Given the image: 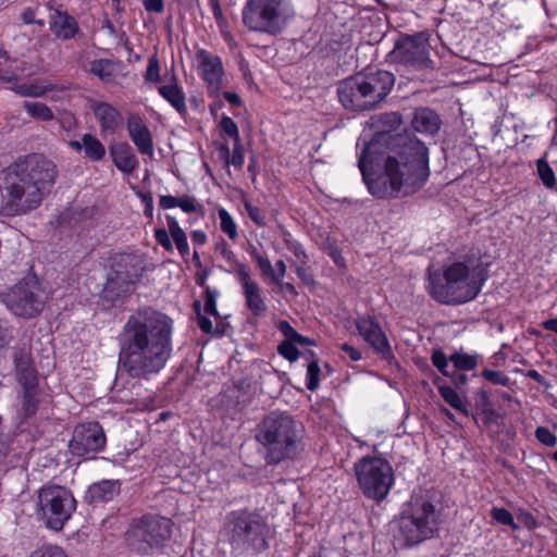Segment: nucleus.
<instances>
[{
	"mask_svg": "<svg viewBox=\"0 0 557 557\" xmlns=\"http://www.w3.org/2000/svg\"><path fill=\"white\" fill-rule=\"evenodd\" d=\"M358 168L369 193L377 199L417 193L430 176L429 149L410 133H377L364 145Z\"/></svg>",
	"mask_w": 557,
	"mask_h": 557,
	"instance_id": "1",
	"label": "nucleus"
},
{
	"mask_svg": "<svg viewBox=\"0 0 557 557\" xmlns=\"http://www.w3.org/2000/svg\"><path fill=\"white\" fill-rule=\"evenodd\" d=\"M173 320L145 307L133 312L119 336L121 371L136 380H150L166 366L172 355Z\"/></svg>",
	"mask_w": 557,
	"mask_h": 557,
	"instance_id": "2",
	"label": "nucleus"
},
{
	"mask_svg": "<svg viewBox=\"0 0 557 557\" xmlns=\"http://www.w3.org/2000/svg\"><path fill=\"white\" fill-rule=\"evenodd\" d=\"M58 170L42 154H28L9 166L5 175V201L8 215H21L37 209L50 193Z\"/></svg>",
	"mask_w": 557,
	"mask_h": 557,
	"instance_id": "3",
	"label": "nucleus"
},
{
	"mask_svg": "<svg viewBox=\"0 0 557 557\" xmlns=\"http://www.w3.org/2000/svg\"><path fill=\"white\" fill-rule=\"evenodd\" d=\"M487 278L479 257L466 256L440 271H428L426 289L436 301L445 305H461L473 300Z\"/></svg>",
	"mask_w": 557,
	"mask_h": 557,
	"instance_id": "4",
	"label": "nucleus"
},
{
	"mask_svg": "<svg viewBox=\"0 0 557 557\" xmlns=\"http://www.w3.org/2000/svg\"><path fill=\"white\" fill-rule=\"evenodd\" d=\"M256 441L264 448L268 465L297 458L304 450V426L292 416L271 412L258 424Z\"/></svg>",
	"mask_w": 557,
	"mask_h": 557,
	"instance_id": "5",
	"label": "nucleus"
},
{
	"mask_svg": "<svg viewBox=\"0 0 557 557\" xmlns=\"http://www.w3.org/2000/svg\"><path fill=\"white\" fill-rule=\"evenodd\" d=\"M223 535L233 556H255L269 548L271 528L258 511L237 509L225 516Z\"/></svg>",
	"mask_w": 557,
	"mask_h": 557,
	"instance_id": "6",
	"label": "nucleus"
},
{
	"mask_svg": "<svg viewBox=\"0 0 557 557\" xmlns=\"http://www.w3.org/2000/svg\"><path fill=\"white\" fill-rule=\"evenodd\" d=\"M394 83V74L388 71L358 73L338 84V99L348 110H373L387 97Z\"/></svg>",
	"mask_w": 557,
	"mask_h": 557,
	"instance_id": "7",
	"label": "nucleus"
},
{
	"mask_svg": "<svg viewBox=\"0 0 557 557\" xmlns=\"http://www.w3.org/2000/svg\"><path fill=\"white\" fill-rule=\"evenodd\" d=\"M441 509L428 498L413 497L397 520L394 546L409 548L432 539L440 529Z\"/></svg>",
	"mask_w": 557,
	"mask_h": 557,
	"instance_id": "8",
	"label": "nucleus"
},
{
	"mask_svg": "<svg viewBox=\"0 0 557 557\" xmlns=\"http://www.w3.org/2000/svg\"><path fill=\"white\" fill-rule=\"evenodd\" d=\"M294 16L289 0H246L243 24L252 32L277 35Z\"/></svg>",
	"mask_w": 557,
	"mask_h": 557,
	"instance_id": "9",
	"label": "nucleus"
},
{
	"mask_svg": "<svg viewBox=\"0 0 557 557\" xmlns=\"http://www.w3.org/2000/svg\"><path fill=\"white\" fill-rule=\"evenodd\" d=\"M37 498V518L54 531L62 530L76 509L72 492L60 485L42 486Z\"/></svg>",
	"mask_w": 557,
	"mask_h": 557,
	"instance_id": "10",
	"label": "nucleus"
},
{
	"mask_svg": "<svg viewBox=\"0 0 557 557\" xmlns=\"http://www.w3.org/2000/svg\"><path fill=\"white\" fill-rule=\"evenodd\" d=\"M429 48L428 39L422 34L401 36L387 54V61L394 64L398 72L412 78L416 72L433 69Z\"/></svg>",
	"mask_w": 557,
	"mask_h": 557,
	"instance_id": "11",
	"label": "nucleus"
},
{
	"mask_svg": "<svg viewBox=\"0 0 557 557\" xmlns=\"http://www.w3.org/2000/svg\"><path fill=\"white\" fill-rule=\"evenodd\" d=\"M358 484L366 497L383 500L394 484L392 465L381 457H363L355 463Z\"/></svg>",
	"mask_w": 557,
	"mask_h": 557,
	"instance_id": "12",
	"label": "nucleus"
},
{
	"mask_svg": "<svg viewBox=\"0 0 557 557\" xmlns=\"http://www.w3.org/2000/svg\"><path fill=\"white\" fill-rule=\"evenodd\" d=\"M171 519L157 513H145L132 519L126 532L131 545L146 552L148 548L160 547L172 535Z\"/></svg>",
	"mask_w": 557,
	"mask_h": 557,
	"instance_id": "13",
	"label": "nucleus"
},
{
	"mask_svg": "<svg viewBox=\"0 0 557 557\" xmlns=\"http://www.w3.org/2000/svg\"><path fill=\"white\" fill-rule=\"evenodd\" d=\"M5 306L17 317L32 319L45 307V298L34 277H26L3 294Z\"/></svg>",
	"mask_w": 557,
	"mask_h": 557,
	"instance_id": "14",
	"label": "nucleus"
},
{
	"mask_svg": "<svg viewBox=\"0 0 557 557\" xmlns=\"http://www.w3.org/2000/svg\"><path fill=\"white\" fill-rule=\"evenodd\" d=\"M138 276V270L133 263V259L129 256L121 257L108 274L102 289L103 298L113 302L133 292Z\"/></svg>",
	"mask_w": 557,
	"mask_h": 557,
	"instance_id": "15",
	"label": "nucleus"
},
{
	"mask_svg": "<svg viewBox=\"0 0 557 557\" xmlns=\"http://www.w3.org/2000/svg\"><path fill=\"white\" fill-rule=\"evenodd\" d=\"M106 435L99 422H84L74 428L69 447L73 455L84 457L101 451L106 446Z\"/></svg>",
	"mask_w": 557,
	"mask_h": 557,
	"instance_id": "16",
	"label": "nucleus"
},
{
	"mask_svg": "<svg viewBox=\"0 0 557 557\" xmlns=\"http://www.w3.org/2000/svg\"><path fill=\"white\" fill-rule=\"evenodd\" d=\"M356 327L363 339L384 360L392 362L395 359L389 342L380 324L370 315L359 317Z\"/></svg>",
	"mask_w": 557,
	"mask_h": 557,
	"instance_id": "17",
	"label": "nucleus"
},
{
	"mask_svg": "<svg viewBox=\"0 0 557 557\" xmlns=\"http://www.w3.org/2000/svg\"><path fill=\"white\" fill-rule=\"evenodd\" d=\"M198 70L201 78L207 83L210 95L215 96L222 87L223 64L219 55L212 54L205 49L196 53Z\"/></svg>",
	"mask_w": 557,
	"mask_h": 557,
	"instance_id": "18",
	"label": "nucleus"
},
{
	"mask_svg": "<svg viewBox=\"0 0 557 557\" xmlns=\"http://www.w3.org/2000/svg\"><path fill=\"white\" fill-rule=\"evenodd\" d=\"M237 278L242 286L246 307L255 317L264 315L268 307L261 295L259 284L251 278L250 269L247 265H238Z\"/></svg>",
	"mask_w": 557,
	"mask_h": 557,
	"instance_id": "19",
	"label": "nucleus"
},
{
	"mask_svg": "<svg viewBox=\"0 0 557 557\" xmlns=\"http://www.w3.org/2000/svg\"><path fill=\"white\" fill-rule=\"evenodd\" d=\"M129 138L138 151L150 158L153 157V139L150 129L138 114H129L126 121Z\"/></svg>",
	"mask_w": 557,
	"mask_h": 557,
	"instance_id": "20",
	"label": "nucleus"
},
{
	"mask_svg": "<svg viewBox=\"0 0 557 557\" xmlns=\"http://www.w3.org/2000/svg\"><path fill=\"white\" fill-rule=\"evenodd\" d=\"M92 113L99 123L101 134H113L123 124L121 112L108 102H94Z\"/></svg>",
	"mask_w": 557,
	"mask_h": 557,
	"instance_id": "21",
	"label": "nucleus"
},
{
	"mask_svg": "<svg viewBox=\"0 0 557 557\" xmlns=\"http://www.w3.org/2000/svg\"><path fill=\"white\" fill-rule=\"evenodd\" d=\"M22 393L16 408V419L20 423L26 422L34 417L39 407V387L38 382L21 384Z\"/></svg>",
	"mask_w": 557,
	"mask_h": 557,
	"instance_id": "22",
	"label": "nucleus"
},
{
	"mask_svg": "<svg viewBox=\"0 0 557 557\" xmlns=\"http://www.w3.org/2000/svg\"><path fill=\"white\" fill-rule=\"evenodd\" d=\"M13 362L16 372V379L20 384L38 382V376L33 367L30 351L26 348H15Z\"/></svg>",
	"mask_w": 557,
	"mask_h": 557,
	"instance_id": "23",
	"label": "nucleus"
},
{
	"mask_svg": "<svg viewBox=\"0 0 557 557\" xmlns=\"http://www.w3.org/2000/svg\"><path fill=\"white\" fill-rule=\"evenodd\" d=\"M120 491L121 483L119 480H102L88 487L85 499L90 504L107 503L119 495Z\"/></svg>",
	"mask_w": 557,
	"mask_h": 557,
	"instance_id": "24",
	"label": "nucleus"
},
{
	"mask_svg": "<svg viewBox=\"0 0 557 557\" xmlns=\"http://www.w3.org/2000/svg\"><path fill=\"white\" fill-rule=\"evenodd\" d=\"M114 165L123 173H132L139 165L132 147L127 143H119L110 147Z\"/></svg>",
	"mask_w": 557,
	"mask_h": 557,
	"instance_id": "25",
	"label": "nucleus"
},
{
	"mask_svg": "<svg viewBox=\"0 0 557 557\" xmlns=\"http://www.w3.org/2000/svg\"><path fill=\"white\" fill-rule=\"evenodd\" d=\"M411 125L416 132L432 135L440 129L441 119L430 108H418L413 113Z\"/></svg>",
	"mask_w": 557,
	"mask_h": 557,
	"instance_id": "26",
	"label": "nucleus"
},
{
	"mask_svg": "<svg viewBox=\"0 0 557 557\" xmlns=\"http://www.w3.org/2000/svg\"><path fill=\"white\" fill-rule=\"evenodd\" d=\"M50 29L58 38L67 40L76 35L78 25L66 12L55 11L51 16Z\"/></svg>",
	"mask_w": 557,
	"mask_h": 557,
	"instance_id": "27",
	"label": "nucleus"
},
{
	"mask_svg": "<svg viewBox=\"0 0 557 557\" xmlns=\"http://www.w3.org/2000/svg\"><path fill=\"white\" fill-rule=\"evenodd\" d=\"M158 91L180 114L183 115L187 112L186 97L177 83L162 85L158 88Z\"/></svg>",
	"mask_w": 557,
	"mask_h": 557,
	"instance_id": "28",
	"label": "nucleus"
},
{
	"mask_svg": "<svg viewBox=\"0 0 557 557\" xmlns=\"http://www.w3.org/2000/svg\"><path fill=\"white\" fill-rule=\"evenodd\" d=\"M438 381H441L440 377H437L434 383L438 384ZM438 393L442 396V398L454 409L460 411L465 416L469 414L468 410V401L467 399L459 395L451 386L442 384L437 385Z\"/></svg>",
	"mask_w": 557,
	"mask_h": 557,
	"instance_id": "29",
	"label": "nucleus"
},
{
	"mask_svg": "<svg viewBox=\"0 0 557 557\" xmlns=\"http://www.w3.org/2000/svg\"><path fill=\"white\" fill-rule=\"evenodd\" d=\"M166 223L169 227V233L173 238L178 252L183 257L187 256L189 253V246L185 232L180 226L177 220L172 215H166Z\"/></svg>",
	"mask_w": 557,
	"mask_h": 557,
	"instance_id": "30",
	"label": "nucleus"
},
{
	"mask_svg": "<svg viewBox=\"0 0 557 557\" xmlns=\"http://www.w3.org/2000/svg\"><path fill=\"white\" fill-rule=\"evenodd\" d=\"M82 146H84L85 157L91 161H100L106 156L103 144L95 135L84 134Z\"/></svg>",
	"mask_w": 557,
	"mask_h": 557,
	"instance_id": "31",
	"label": "nucleus"
},
{
	"mask_svg": "<svg viewBox=\"0 0 557 557\" xmlns=\"http://www.w3.org/2000/svg\"><path fill=\"white\" fill-rule=\"evenodd\" d=\"M478 360V354H467L463 351H456L449 357V361L453 363L454 368L460 371H471L475 369Z\"/></svg>",
	"mask_w": 557,
	"mask_h": 557,
	"instance_id": "32",
	"label": "nucleus"
},
{
	"mask_svg": "<svg viewBox=\"0 0 557 557\" xmlns=\"http://www.w3.org/2000/svg\"><path fill=\"white\" fill-rule=\"evenodd\" d=\"M23 108L35 120L49 122L54 119L52 110L46 103L25 101Z\"/></svg>",
	"mask_w": 557,
	"mask_h": 557,
	"instance_id": "33",
	"label": "nucleus"
},
{
	"mask_svg": "<svg viewBox=\"0 0 557 557\" xmlns=\"http://www.w3.org/2000/svg\"><path fill=\"white\" fill-rule=\"evenodd\" d=\"M277 330L284 335V337H290V341H295L296 345L311 346L315 345L314 339L309 338L299 334L287 321L281 320L277 323Z\"/></svg>",
	"mask_w": 557,
	"mask_h": 557,
	"instance_id": "34",
	"label": "nucleus"
},
{
	"mask_svg": "<svg viewBox=\"0 0 557 557\" xmlns=\"http://www.w3.org/2000/svg\"><path fill=\"white\" fill-rule=\"evenodd\" d=\"M90 72L106 83H109L113 79V67L109 60H94L90 63Z\"/></svg>",
	"mask_w": 557,
	"mask_h": 557,
	"instance_id": "35",
	"label": "nucleus"
},
{
	"mask_svg": "<svg viewBox=\"0 0 557 557\" xmlns=\"http://www.w3.org/2000/svg\"><path fill=\"white\" fill-rule=\"evenodd\" d=\"M536 171L540 180L546 188L552 189L556 186L557 181L555 172L544 158L536 161Z\"/></svg>",
	"mask_w": 557,
	"mask_h": 557,
	"instance_id": "36",
	"label": "nucleus"
},
{
	"mask_svg": "<svg viewBox=\"0 0 557 557\" xmlns=\"http://www.w3.org/2000/svg\"><path fill=\"white\" fill-rule=\"evenodd\" d=\"M220 219L221 231L228 236L230 239L235 240L238 236L237 224L235 223L232 215L224 208H220L218 211Z\"/></svg>",
	"mask_w": 557,
	"mask_h": 557,
	"instance_id": "37",
	"label": "nucleus"
},
{
	"mask_svg": "<svg viewBox=\"0 0 557 557\" xmlns=\"http://www.w3.org/2000/svg\"><path fill=\"white\" fill-rule=\"evenodd\" d=\"M310 356L313 358L307 368V380L306 386L309 391H315L320 384V366L318 360L314 358V352L309 351Z\"/></svg>",
	"mask_w": 557,
	"mask_h": 557,
	"instance_id": "38",
	"label": "nucleus"
},
{
	"mask_svg": "<svg viewBox=\"0 0 557 557\" xmlns=\"http://www.w3.org/2000/svg\"><path fill=\"white\" fill-rule=\"evenodd\" d=\"M225 152L226 162L233 164L235 168L240 169L244 164V146L242 141H234V149L230 159V148L227 145L222 146Z\"/></svg>",
	"mask_w": 557,
	"mask_h": 557,
	"instance_id": "39",
	"label": "nucleus"
},
{
	"mask_svg": "<svg viewBox=\"0 0 557 557\" xmlns=\"http://www.w3.org/2000/svg\"><path fill=\"white\" fill-rule=\"evenodd\" d=\"M278 354L290 362H295L299 358V350L296 347L295 341L290 337H285L277 347Z\"/></svg>",
	"mask_w": 557,
	"mask_h": 557,
	"instance_id": "40",
	"label": "nucleus"
},
{
	"mask_svg": "<svg viewBox=\"0 0 557 557\" xmlns=\"http://www.w3.org/2000/svg\"><path fill=\"white\" fill-rule=\"evenodd\" d=\"M185 213H203V206L193 196L183 195L178 197V205Z\"/></svg>",
	"mask_w": 557,
	"mask_h": 557,
	"instance_id": "41",
	"label": "nucleus"
},
{
	"mask_svg": "<svg viewBox=\"0 0 557 557\" xmlns=\"http://www.w3.org/2000/svg\"><path fill=\"white\" fill-rule=\"evenodd\" d=\"M215 249H216L218 252H220V255L223 257L224 260H226L231 265L234 267L236 275L238 276V265H245V264L237 260L236 255L230 248L227 243L224 239H221L216 244Z\"/></svg>",
	"mask_w": 557,
	"mask_h": 557,
	"instance_id": "42",
	"label": "nucleus"
},
{
	"mask_svg": "<svg viewBox=\"0 0 557 557\" xmlns=\"http://www.w3.org/2000/svg\"><path fill=\"white\" fill-rule=\"evenodd\" d=\"M161 66L157 55H152L147 65L146 73L144 75L146 83H160L161 82Z\"/></svg>",
	"mask_w": 557,
	"mask_h": 557,
	"instance_id": "43",
	"label": "nucleus"
},
{
	"mask_svg": "<svg viewBox=\"0 0 557 557\" xmlns=\"http://www.w3.org/2000/svg\"><path fill=\"white\" fill-rule=\"evenodd\" d=\"M491 517L498 523L512 528V530L518 529V524L515 522L512 515L506 508H492Z\"/></svg>",
	"mask_w": 557,
	"mask_h": 557,
	"instance_id": "44",
	"label": "nucleus"
},
{
	"mask_svg": "<svg viewBox=\"0 0 557 557\" xmlns=\"http://www.w3.org/2000/svg\"><path fill=\"white\" fill-rule=\"evenodd\" d=\"M219 297V292L216 289H212L210 286H206L205 290V312L209 315L219 317V312L216 310V299Z\"/></svg>",
	"mask_w": 557,
	"mask_h": 557,
	"instance_id": "45",
	"label": "nucleus"
},
{
	"mask_svg": "<svg viewBox=\"0 0 557 557\" xmlns=\"http://www.w3.org/2000/svg\"><path fill=\"white\" fill-rule=\"evenodd\" d=\"M244 207L248 216L256 225L260 227H264L267 225L263 211L259 207L252 205L250 201L247 200L244 201Z\"/></svg>",
	"mask_w": 557,
	"mask_h": 557,
	"instance_id": "46",
	"label": "nucleus"
},
{
	"mask_svg": "<svg viewBox=\"0 0 557 557\" xmlns=\"http://www.w3.org/2000/svg\"><path fill=\"white\" fill-rule=\"evenodd\" d=\"M63 88H58L55 85L48 84L41 85L38 83L27 84V91L25 92L27 97L39 98L44 97L48 91L52 90H62Z\"/></svg>",
	"mask_w": 557,
	"mask_h": 557,
	"instance_id": "47",
	"label": "nucleus"
},
{
	"mask_svg": "<svg viewBox=\"0 0 557 557\" xmlns=\"http://www.w3.org/2000/svg\"><path fill=\"white\" fill-rule=\"evenodd\" d=\"M220 127L224 134L231 137L234 141H239V131L237 124L232 117L224 115L220 121Z\"/></svg>",
	"mask_w": 557,
	"mask_h": 557,
	"instance_id": "48",
	"label": "nucleus"
},
{
	"mask_svg": "<svg viewBox=\"0 0 557 557\" xmlns=\"http://www.w3.org/2000/svg\"><path fill=\"white\" fill-rule=\"evenodd\" d=\"M481 375L491 383L502 386H507L510 382L507 375H505L502 371L497 370L484 369L481 372Z\"/></svg>",
	"mask_w": 557,
	"mask_h": 557,
	"instance_id": "49",
	"label": "nucleus"
},
{
	"mask_svg": "<svg viewBox=\"0 0 557 557\" xmlns=\"http://www.w3.org/2000/svg\"><path fill=\"white\" fill-rule=\"evenodd\" d=\"M253 258L257 261L259 269L264 275L269 276L272 282H278L276 272L274 271L271 261L267 257H263L261 255H255Z\"/></svg>",
	"mask_w": 557,
	"mask_h": 557,
	"instance_id": "50",
	"label": "nucleus"
},
{
	"mask_svg": "<svg viewBox=\"0 0 557 557\" xmlns=\"http://www.w3.org/2000/svg\"><path fill=\"white\" fill-rule=\"evenodd\" d=\"M432 363L435 368L445 376L449 374L450 371L447 370L448 361L446 355L441 349H435L432 354Z\"/></svg>",
	"mask_w": 557,
	"mask_h": 557,
	"instance_id": "51",
	"label": "nucleus"
},
{
	"mask_svg": "<svg viewBox=\"0 0 557 557\" xmlns=\"http://www.w3.org/2000/svg\"><path fill=\"white\" fill-rule=\"evenodd\" d=\"M537 441L548 447H554L557 444L556 435L545 426H539L535 431Z\"/></svg>",
	"mask_w": 557,
	"mask_h": 557,
	"instance_id": "52",
	"label": "nucleus"
},
{
	"mask_svg": "<svg viewBox=\"0 0 557 557\" xmlns=\"http://www.w3.org/2000/svg\"><path fill=\"white\" fill-rule=\"evenodd\" d=\"M154 238L166 251L173 250L170 233L165 228H157L154 231Z\"/></svg>",
	"mask_w": 557,
	"mask_h": 557,
	"instance_id": "53",
	"label": "nucleus"
},
{
	"mask_svg": "<svg viewBox=\"0 0 557 557\" xmlns=\"http://www.w3.org/2000/svg\"><path fill=\"white\" fill-rule=\"evenodd\" d=\"M60 127L66 132H72L76 127V119L71 113H63L59 119Z\"/></svg>",
	"mask_w": 557,
	"mask_h": 557,
	"instance_id": "54",
	"label": "nucleus"
},
{
	"mask_svg": "<svg viewBox=\"0 0 557 557\" xmlns=\"http://www.w3.org/2000/svg\"><path fill=\"white\" fill-rule=\"evenodd\" d=\"M36 10L33 8H26L23 10L21 14V18L25 24H38L42 26L45 24L44 20H36Z\"/></svg>",
	"mask_w": 557,
	"mask_h": 557,
	"instance_id": "55",
	"label": "nucleus"
},
{
	"mask_svg": "<svg viewBox=\"0 0 557 557\" xmlns=\"http://www.w3.org/2000/svg\"><path fill=\"white\" fill-rule=\"evenodd\" d=\"M143 4L147 12L162 13L164 10L163 0H143Z\"/></svg>",
	"mask_w": 557,
	"mask_h": 557,
	"instance_id": "56",
	"label": "nucleus"
},
{
	"mask_svg": "<svg viewBox=\"0 0 557 557\" xmlns=\"http://www.w3.org/2000/svg\"><path fill=\"white\" fill-rule=\"evenodd\" d=\"M29 557H62V552L57 547H46L35 550Z\"/></svg>",
	"mask_w": 557,
	"mask_h": 557,
	"instance_id": "57",
	"label": "nucleus"
},
{
	"mask_svg": "<svg viewBox=\"0 0 557 557\" xmlns=\"http://www.w3.org/2000/svg\"><path fill=\"white\" fill-rule=\"evenodd\" d=\"M178 205V197H174L171 195H162L159 199V206L163 210H169L172 208L177 207Z\"/></svg>",
	"mask_w": 557,
	"mask_h": 557,
	"instance_id": "58",
	"label": "nucleus"
},
{
	"mask_svg": "<svg viewBox=\"0 0 557 557\" xmlns=\"http://www.w3.org/2000/svg\"><path fill=\"white\" fill-rule=\"evenodd\" d=\"M460 370L454 369L449 372L447 376H449L455 384L456 387H461L468 382V376L463 373L459 372Z\"/></svg>",
	"mask_w": 557,
	"mask_h": 557,
	"instance_id": "59",
	"label": "nucleus"
},
{
	"mask_svg": "<svg viewBox=\"0 0 557 557\" xmlns=\"http://www.w3.org/2000/svg\"><path fill=\"white\" fill-rule=\"evenodd\" d=\"M209 3L211 7V10H212L214 20L216 21V23L219 25H221L222 23H224V16H223V12H222L219 0H209Z\"/></svg>",
	"mask_w": 557,
	"mask_h": 557,
	"instance_id": "60",
	"label": "nucleus"
},
{
	"mask_svg": "<svg viewBox=\"0 0 557 557\" xmlns=\"http://www.w3.org/2000/svg\"><path fill=\"white\" fill-rule=\"evenodd\" d=\"M476 405L478 407H480L484 412L486 411V407H488L491 404H490V398H488V394L486 391L484 389H480L476 393Z\"/></svg>",
	"mask_w": 557,
	"mask_h": 557,
	"instance_id": "61",
	"label": "nucleus"
},
{
	"mask_svg": "<svg viewBox=\"0 0 557 557\" xmlns=\"http://www.w3.org/2000/svg\"><path fill=\"white\" fill-rule=\"evenodd\" d=\"M198 326L203 333L207 334H210L213 331L211 320L207 317L201 315L200 313L198 314Z\"/></svg>",
	"mask_w": 557,
	"mask_h": 557,
	"instance_id": "62",
	"label": "nucleus"
},
{
	"mask_svg": "<svg viewBox=\"0 0 557 557\" xmlns=\"http://www.w3.org/2000/svg\"><path fill=\"white\" fill-rule=\"evenodd\" d=\"M141 199L145 202V210H144L145 214L148 218H152V215H153V200H152V196L150 194H143L141 195Z\"/></svg>",
	"mask_w": 557,
	"mask_h": 557,
	"instance_id": "63",
	"label": "nucleus"
},
{
	"mask_svg": "<svg viewBox=\"0 0 557 557\" xmlns=\"http://www.w3.org/2000/svg\"><path fill=\"white\" fill-rule=\"evenodd\" d=\"M342 350L345 351L349 356V358L354 361H358L361 359V352L348 344H343Z\"/></svg>",
	"mask_w": 557,
	"mask_h": 557,
	"instance_id": "64",
	"label": "nucleus"
}]
</instances>
